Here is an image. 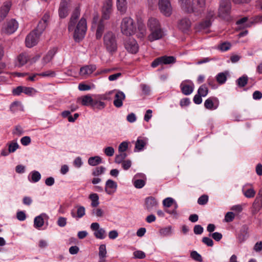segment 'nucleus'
<instances>
[{
  "mask_svg": "<svg viewBox=\"0 0 262 262\" xmlns=\"http://www.w3.org/2000/svg\"><path fill=\"white\" fill-rule=\"evenodd\" d=\"M191 26V22L189 18L185 17L182 18L178 22V27L183 33H187L190 31Z\"/></svg>",
  "mask_w": 262,
  "mask_h": 262,
  "instance_id": "nucleus-14",
  "label": "nucleus"
},
{
  "mask_svg": "<svg viewBox=\"0 0 262 262\" xmlns=\"http://www.w3.org/2000/svg\"><path fill=\"white\" fill-rule=\"evenodd\" d=\"M97 69L95 64H89L84 66L80 68V75L82 77L87 78L92 73H93Z\"/></svg>",
  "mask_w": 262,
  "mask_h": 262,
  "instance_id": "nucleus-18",
  "label": "nucleus"
},
{
  "mask_svg": "<svg viewBox=\"0 0 262 262\" xmlns=\"http://www.w3.org/2000/svg\"><path fill=\"white\" fill-rule=\"evenodd\" d=\"M80 14V7H76L72 13L68 24V30L69 32L74 31V38L77 42H79L83 38L87 30L86 21L84 17L80 19L76 26Z\"/></svg>",
  "mask_w": 262,
  "mask_h": 262,
  "instance_id": "nucleus-1",
  "label": "nucleus"
},
{
  "mask_svg": "<svg viewBox=\"0 0 262 262\" xmlns=\"http://www.w3.org/2000/svg\"><path fill=\"white\" fill-rule=\"evenodd\" d=\"M106 255V246L104 244H102L99 248V257L105 258Z\"/></svg>",
  "mask_w": 262,
  "mask_h": 262,
  "instance_id": "nucleus-51",
  "label": "nucleus"
},
{
  "mask_svg": "<svg viewBox=\"0 0 262 262\" xmlns=\"http://www.w3.org/2000/svg\"><path fill=\"white\" fill-rule=\"evenodd\" d=\"M248 226L247 225H243L237 231L236 237L239 243L244 242L248 238Z\"/></svg>",
  "mask_w": 262,
  "mask_h": 262,
  "instance_id": "nucleus-12",
  "label": "nucleus"
},
{
  "mask_svg": "<svg viewBox=\"0 0 262 262\" xmlns=\"http://www.w3.org/2000/svg\"><path fill=\"white\" fill-rule=\"evenodd\" d=\"M30 59V56L27 53H22L19 55L17 60L19 63V67L25 65Z\"/></svg>",
  "mask_w": 262,
  "mask_h": 262,
  "instance_id": "nucleus-27",
  "label": "nucleus"
},
{
  "mask_svg": "<svg viewBox=\"0 0 262 262\" xmlns=\"http://www.w3.org/2000/svg\"><path fill=\"white\" fill-rule=\"evenodd\" d=\"M104 152L108 157H112L114 155L115 150L113 147L108 146L104 149Z\"/></svg>",
  "mask_w": 262,
  "mask_h": 262,
  "instance_id": "nucleus-58",
  "label": "nucleus"
},
{
  "mask_svg": "<svg viewBox=\"0 0 262 262\" xmlns=\"http://www.w3.org/2000/svg\"><path fill=\"white\" fill-rule=\"evenodd\" d=\"M92 215H95L97 217H102L103 216V211L100 208L93 209L92 210Z\"/></svg>",
  "mask_w": 262,
  "mask_h": 262,
  "instance_id": "nucleus-61",
  "label": "nucleus"
},
{
  "mask_svg": "<svg viewBox=\"0 0 262 262\" xmlns=\"http://www.w3.org/2000/svg\"><path fill=\"white\" fill-rule=\"evenodd\" d=\"M134 185L137 188H142L145 185V181L142 179H138L134 181Z\"/></svg>",
  "mask_w": 262,
  "mask_h": 262,
  "instance_id": "nucleus-53",
  "label": "nucleus"
},
{
  "mask_svg": "<svg viewBox=\"0 0 262 262\" xmlns=\"http://www.w3.org/2000/svg\"><path fill=\"white\" fill-rule=\"evenodd\" d=\"M56 51L54 49L49 51L48 53L42 59V62L43 65L49 62L55 54Z\"/></svg>",
  "mask_w": 262,
  "mask_h": 262,
  "instance_id": "nucleus-35",
  "label": "nucleus"
},
{
  "mask_svg": "<svg viewBox=\"0 0 262 262\" xmlns=\"http://www.w3.org/2000/svg\"><path fill=\"white\" fill-rule=\"evenodd\" d=\"M208 91V89L207 85L204 84L199 87L198 90V94L203 97H205L207 95Z\"/></svg>",
  "mask_w": 262,
  "mask_h": 262,
  "instance_id": "nucleus-47",
  "label": "nucleus"
},
{
  "mask_svg": "<svg viewBox=\"0 0 262 262\" xmlns=\"http://www.w3.org/2000/svg\"><path fill=\"white\" fill-rule=\"evenodd\" d=\"M105 168L103 166L97 167L93 170L92 174L94 176H98L102 174L105 170Z\"/></svg>",
  "mask_w": 262,
  "mask_h": 262,
  "instance_id": "nucleus-54",
  "label": "nucleus"
},
{
  "mask_svg": "<svg viewBox=\"0 0 262 262\" xmlns=\"http://www.w3.org/2000/svg\"><path fill=\"white\" fill-rule=\"evenodd\" d=\"M147 142V139L146 138L141 137H138L135 143V149H137L138 151L143 150Z\"/></svg>",
  "mask_w": 262,
  "mask_h": 262,
  "instance_id": "nucleus-26",
  "label": "nucleus"
},
{
  "mask_svg": "<svg viewBox=\"0 0 262 262\" xmlns=\"http://www.w3.org/2000/svg\"><path fill=\"white\" fill-rule=\"evenodd\" d=\"M140 88L142 90V92L145 95H149L150 92V89L149 86L145 84H141Z\"/></svg>",
  "mask_w": 262,
  "mask_h": 262,
  "instance_id": "nucleus-62",
  "label": "nucleus"
},
{
  "mask_svg": "<svg viewBox=\"0 0 262 262\" xmlns=\"http://www.w3.org/2000/svg\"><path fill=\"white\" fill-rule=\"evenodd\" d=\"M117 184L112 180L109 179L105 183V191L108 194H113L116 190Z\"/></svg>",
  "mask_w": 262,
  "mask_h": 262,
  "instance_id": "nucleus-19",
  "label": "nucleus"
},
{
  "mask_svg": "<svg viewBox=\"0 0 262 262\" xmlns=\"http://www.w3.org/2000/svg\"><path fill=\"white\" fill-rule=\"evenodd\" d=\"M22 108V105L21 102L19 101H14L11 103L10 105V111L13 112H16L18 110H20Z\"/></svg>",
  "mask_w": 262,
  "mask_h": 262,
  "instance_id": "nucleus-46",
  "label": "nucleus"
},
{
  "mask_svg": "<svg viewBox=\"0 0 262 262\" xmlns=\"http://www.w3.org/2000/svg\"><path fill=\"white\" fill-rule=\"evenodd\" d=\"M127 154L125 152H120L119 155L116 156L115 161L116 163L118 164L121 163L124 160V159L126 158Z\"/></svg>",
  "mask_w": 262,
  "mask_h": 262,
  "instance_id": "nucleus-49",
  "label": "nucleus"
},
{
  "mask_svg": "<svg viewBox=\"0 0 262 262\" xmlns=\"http://www.w3.org/2000/svg\"><path fill=\"white\" fill-rule=\"evenodd\" d=\"M190 256L192 259L197 261H202V257L201 255L195 251H193L191 252Z\"/></svg>",
  "mask_w": 262,
  "mask_h": 262,
  "instance_id": "nucleus-52",
  "label": "nucleus"
},
{
  "mask_svg": "<svg viewBox=\"0 0 262 262\" xmlns=\"http://www.w3.org/2000/svg\"><path fill=\"white\" fill-rule=\"evenodd\" d=\"M242 191L244 194V195L247 198H252L255 195V190L252 188L245 189L243 188Z\"/></svg>",
  "mask_w": 262,
  "mask_h": 262,
  "instance_id": "nucleus-45",
  "label": "nucleus"
},
{
  "mask_svg": "<svg viewBox=\"0 0 262 262\" xmlns=\"http://www.w3.org/2000/svg\"><path fill=\"white\" fill-rule=\"evenodd\" d=\"M104 45L106 51L113 55L117 51V43L116 36L112 32H107L103 37Z\"/></svg>",
  "mask_w": 262,
  "mask_h": 262,
  "instance_id": "nucleus-2",
  "label": "nucleus"
},
{
  "mask_svg": "<svg viewBox=\"0 0 262 262\" xmlns=\"http://www.w3.org/2000/svg\"><path fill=\"white\" fill-rule=\"evenodd\" d=\"M105 106V103L104 102L94 100L91 107L94 110H101L104 108Z\"/></svg>",
  "mask_w": 262,
  "mask_h": 262,
  "instance_id": "nucleus-36",
  "label": "nucleus"
},
{
  "mask_svg": "<svg viewBox=\"0 0 262 262\" xmlns=\"http://www.w3.org/2000/svg\"><path fill=\"white\" fill-rule=\"evenodd\" d=\"M39 76L42 77H53L55 76V72L49 70L47 71H46L45 72H42L41 73H39Z\"/></svg>",
  "mask_w": 262,
  "mask_h": 262,
  "instance_id": "nucleus-60",
  "label": "nucleus"
},
{
  "mask_svg": "<svg viewBox=\"0 0 262 262\" xmlns=\"http://www.w3.org/2000/svg\"><path fill=\"white\" fill-rule=\"evenodd\" d=\"M125 49L130 53L136 54L139 50V46L137 41L133 38H127L124 41Z\"/></svg>",
  "mask_w": 262,
  "mask_h": 262,
  "instance_id": "nucleus-6",
  "label": "nucleus"
},
{
  "mask_svg": "<svg viewBox=\"0 0 262 262\" xmlns=\"http://www.w3.org/2000/svg\"><path fill=\"white\" fill-rule=\"evenodd\" d=\"M260 210H262V187L259 189L252 204L251 208L252 215H256Z\"/></svg>",
  "mask_w": 262,
  "mask_h": 262,
  "instance_id": "nucleus-5",
  "label": "nucleus"
},
{
  "mask_svg": "<svg viewBox=\"0 0 262 262\" xmlns=\"http://www.w3.org/2000/svg\"><path fill=\"white\" fill-rule=\"evenodd\" d=\"M214 101H218L215 97H210L206 99L204 102V106L206 109L209 110H216L218 107V104Z\"/></svg>",
  "mask_w": 262,
  "mask_h": 262,
  "instance_id": "nucleus-23",
  "label": "nucleus"
},
{
  "mask_svg": "<svg viewBox=\"0 0 262 262\" xmlns=\"http://www.w3.org/2000/svg\"><path fill=\"white\" fill-rule=\"evenodd\" d=\"M208 201V196L204 194L201 196L198 200V203L201 205H204L207 204Z\"/></svg>",
  "mask_w": 262,
  "mask_h": 262,
  "instance_id": "nucleus-55",
  "label": "nucleus"
},
{
  "mask_svg": "<svg viewBox=\"0 0 262 262\" xmlns=\"http://www.w3.org/2000/svg\"><path fill=\"white\" fill-rule=\"evenodd\" d=\"M247 20V17H244L236 21V24L237 25H243L244 27H250L251 24H252L253 22L248 23Z\"/></svg>",
  "mask_w": 262,
  "mask_h": 262,
  "instance_id": "nucleus-50",
  "label": "nucleus"
},
{
  "mask_svg": "<svg viewBox=\"0 0 262 262\" xmlns=\"http://www.w3.org/2000/svg\"><path fill=\"white\" fill-rule=\"evenodd\" d=\"M148 27L150 31L161 27L159 21L155 18H150L149 19Z\"/></svg>",
  "mask_w": 262,
  "mask_h": 262,
  "instance_id": "nucleus-33",
  "label": "nucleus"
},
{
  "mask_svg": "<svg viewBox=\"0 0 262 262\" xmlns=\"http://www.w3.org/2000/svg\"><path fill=\"white\" fill-rule=\"evenodd\" d=\"M30 174L31 175V180H30L29 177H28V179L30 181L33 183L38 182L41 179V174L37 171H33Z\"/></svg>",
  "mask_w": 262,
  "mask_h": 262,
  "instance_id": "nucleus-44",
  "label": "nucleus"
},
{
  "mask_svg": "<svg viewBox=\"0 0 262 262\" xmlns=\"http://www.w3.org/2000/svg\"><path fill=\"white\" fill-rule=\"evenodd\" d=\"M112 7V0H106L102 8V16L100 20L104 21L110 19L113 11Z\"/></svg>",
  "mask_w": 262,
  "mask_h": 262,
  "instance_id": "nucleus-8",
  "label": "nucleus"
},
{
  "mask_svg": "<svg viewBox=\"0 0 262 262\" xmlns=\"http://www.w3.org/2000/svg\"><path fill=\"white\" fill-rule=\"evenodd\" d=\"M151 33L148 36L149 40L153 41L161 39L164 36V33L161 27L151 30Z\"/></svg>",
  "mask_w": 262,
  "mask_h": 262,
  "instance_id": "nucleus-20",
  "label": "nucleus"
},
{
  "mask_svg": "<svg viewBox=\"0 0 262 262\" xmlns=\"http://www.w3.org/2000/svg\"><path fill=\"white\" fill-rule=\"evenodd\" d=\"M126 0H117V7L118 11L124 13L126 10Z\"/></svg>",
  "mask_w": 262,
  "mask_h": 262,
  "instance_id": "nucleus-34",
  "label": "nucleus"
},
{
  "mask_svg": "<svg viewBox=\"0 0 262 262\" xmlns=\"http://www.w3.org/2000/svg\"><path fill=\"white\" fill-rule=\"evenodd\" d=\"M11 7V3L10 2H6L4 4V5L0 9V21L4 20V19L7 15L10 8Z\"/></svg>",
  "mask_w": 262,
  "mask_h": 262,
  "instance_id": "nucleus-24",
  "label": "nucleus"
},
{
  "mask_svg": "<svg viewBox=\"0 0 262 262\" xmlns=\"http://www.w3.org/2000/svg\"><path fill=\"white\" fill-rule=\"evenodd\" d=\"M206 8L205 0H192V13L195 16L201 15Z\"/></svg>",
  "mask_w": 262,
  "mask_h": 262,
  "instance_id": "nucleus-4",
  "label": "nucleus"
},
{
  "mask_svg": "<svg viewBox=\"0 0 262 262\" xmlns=\"http://www.w3.org/2000/svg\"><path fill=\"white\" fill-rule=\"evenodd\" d=\"M89 198L92 201L91 206L93 207H96L99 205V196L97 193H92Z\"/></svg>",
  "mask_w": 262,
  "mask_h": 262,
  "instance_id": "nucleus-40",
  "label": "nucleus"
},
{
  "mask_svg": "<svg viewBox=\"0 0 262 262\" xmlns=\"http://www.w3.org/2000/svg\"><path fill=\"white\" fill-rule=\"evenodd\" d=\"M105 23L104 21L100 20L99 22L98 27L96 31V38L99 39L101 38L104 30Z\"/></svg>",
  "mask_w": 262,
  "mask_h": 262,
  "instance_id": "nucleus-32",
  "label": "nucleus"
},
{
  "mask_svg": "<svg viewBox=\"0 0 262 262\" xmlns=\"http://www.w3.org/2000/svg\"><path fill=\"white\" fill-rule=\"evenodd\" d=\"M47 215L45 213H42L40 215L35 217L34 220V226L36 228L41 227L44 224L43 217Z\"/></svg>",
  "mask_w": 262,
  "mask_h": 262,
  "instance_id": "nucleus-28",
  "label": "nucleus"
},
{
  "mask_svg": "<svg viewBox=\"0 0 262 262\" xmlns=\"http://www.w3.org/2000/svg\"><path fill=\"white\" fill-rule=\"evenodd\" d=\"M202 242L207 246L212 247L213 246V241L208 237H204L202 238Z\"/></svg>",
  "mask_w": 262,
  "mask_h": 262,
  "instance_id": "nucleus-59",
  "label": "nucleus"
},
{
  "mask_svg": "<svg viewBox=\"0 0 262 262\" xmlns=\"http://www.w3.org/2000/svg\"><path fill=\"white\" fill-rule=\"evenodd\" d=\"M47 23L45 22V21H40L38 23V24L37 25V27L35 30L34 31H36V32L38 34H39L40 35L41 33L43 32V31L45 30L47 26Z\"/></svg>",
  "mask_w": 262,
  "mask_h": 262,
  "instance_id": "nucleus-43",
  "label": "nucleus"
},
{
  "mask_svg": "<svg viewBox=\"0 0 262 262\" xmlns=\"http://www.w3.org/2000/svg\"><path fill=\"white\" fill-rule=\"evenodd\" d=\"M231 47V44L228 42H224L220 45L219 49L222 51H227L229 50Z\"/></svg>",
  "mask_w": 262,
  "mask_h": 262,
  "instance_id": "nucleus-56",
  "label": "nucleus"
},
{
  "mask_svg": "<svg viewBox=\"0 0 262 262\" xmlns=\"http://www.w3.org/2000/svg\"><path fill=\"white\" fill-rule=\"evenodd\" d=\"M248 77L247 75H243L238 78L236 81V84L239 88L244 87L248 83Z\"/></svg>",
  "mask_w": 262,
  "mask_h": 262,
  "instance_id": "nucleus-39",
  "label": "nucleus"
},
{
  "mask_svg": "<svg viewBox=\"0 0 262 262\" xmlns=\"http://www.w3.org/2000/svg\"><path fill=\"white\" fill-rule=\"evenodd\" d=\"M18 27V23L14 19H12L7 23L3 28V31L7 34H11L15 32Z\"/></svg>",
  "mask_w": 262,
  "mask_h": 262,
  "instance_id": "nucleus-15",
  "label": "nucleus"
},
{
  "mask_svg": "<svg viewBox=\"0 0 262 262\" xmlns=\"http://www.w3.org/2000/svg\"><path fill=\"white\" fill-rule=\"evenodd\" d=\"M204 231L203 228L200 225H196L193 228V232L195 234H201Z\"/></svg>",
  "mask_w": 262,
  "mask_h": 262,
  "instance_id": "nucleus-64",
  "label": "nucleus"
},
{
  "mask_svg": "<svg viewBox=\"0 0 262 262\" xmlns=\"http://www.w3.org/2000/svg\"><path fill=\"white\" fill-rule=\"evenodd\" d=\"M231 10V3L229 0H222L219 9V16L225 18L229 15Z\"/></svg>",
  "mask_w": 262,
  "mask_h": 262,
  "instance_id": "nucleus-7",
  "label": "nucleus"
},
{
  "mask_svg": "<svg viewBox=\"0 0 262 262\" xmlns=\"http://www.w3.org/2000/svg\"><path fill=\"white\" fill-rule=\"evenodd\" d=\"M228 73L227 71L218 73L215 76L217 82L221 85L224 84L227 81Z\"/></svg>",
  "mask_w": 262,
  "mask_h": 262,
  "instance_id": "nucleus-29",
  "label": "nucleus"
},
{
  "mask_svg": "<svg viewBox=\"0 0 262 262\" xmlns=\"http://www.w3.org/2000/svg\"><path fill=\"white\" fill-rule=\"evenodd\" d=\"M182 92L185 95L191 94L193 91V86L188 84H184L183 82L180 85Z\"/></svg>",
  "mask_w": 262,
  "mask_h": 262,
  "instance_id": "nucleus-30",
  "label": "nucleus"
},
{
  "mask_svg": "<svg viewBox=\"0 0 262 262\" xmlns=\"http://www.w3.org/2000/svg\"><path fill=\"white\" fill-rule=\"evenodd\" d=\"M128 148V142H122L119 146L118 151L119 152H124Z\"/></svg>",
  "mask_w": 262,
  "mask_h": 262,
  "instance_id": "nucleus-57",
  "label": "nucleus"
},
{
  "mask_svg": "<svg viewBox=\"0 0 262 262\" xmlns=\"http://www.w3.org/2000/svg\"><path fill=\"white\" fill-rule=\"evenodd\" d=\"M120 28L122 33L126 36L133 35L136 30L133 19L129 17H125L122 20Z\"/></svg>",
  "mask_w": 262,
  "mask_h": 262,
  "instance_id": "nucleus-3",
  "label": "nucleus"
},
{
  "mask_svg": "<svg viewBox=\"0 0 262 262\" xmlns=\"http://www.w3.org/2000/svg\"><path fill=\"white\" fill-rule=\"evenodd\" d=\"M159 9L162 13L166 16H169L172 13V7L170 0H159Z\"/></svg>",
  "mask_w": 262,
  "mask_h": 262,
  "instance_id": "nucleus-9",
  "label": "nucleus"
},
{
  "mask_svg": "<svg viewBox=\"0 0 262 262\" xmlns=\"http://www.w3.org/2000/svg\"><path fill=\"white\" fill-rule=\"evenodd\" d=\"M235 214L232 212H228L225 216V220L227 222H231L234 219Z\"/></svg>",
  "mask_w": 262,
  "mask_h": 262,
  "instance_id": "nucleus-63",
  "label": "nucleus"
},
{
  "mask_svg": "<svg viewBox=\"0 0 262 262\" xmlns=\"http://www.w3.org/2000/svg\"><path fill=\"white\" fill-rule=\"evenodd\" d=\"M113 91L116 92L113 104L116 107L120 108L123 105V101L125 99V95L119 90H114Z\"/></svg>",
  "mask_w": 262,
  "mask_h": 262,
  "instance_id": "nucleus-17",
  "label": "nucleus"
},
{
  "mask_svg": "<svg viewBox=\"0 0 262 262\" xmlns=\"http://www.w3.org/2000/svg\"><path fill=\"white\" fill-rule=\"evenodd\" d=\"M90 228L94 232V235L96 238L102 239L105 238L106 233L104 229L100 228V225L98 223H93L91 224Z\"/></svg>",
  "mask_w": 262,
  "mask_h": 262,
  "instance_id": "nucleus-13",
  "label": "nucleus"
},
{
  "mask_svg": "<svg viewBox=\"0 0 262 262\" xmlns=\"http://www.w3.org/2000/svg\"><path fill=\"white\" fill-rule=\"evenodd\" d=\"M85 208L83 206H78L77 210V215H75L73 211L71 212V215L73 217L81 218L85 215Z\"/></svg>",
  "mask_w": 262,
  "mask_h": 262,
  "instance_id": "nucleus-38",
  "label": "nucleus"
},
{
  "mask_svg": "<svg viewBox=\"0 0 262 262\" xmlns=\"http://www.w3.org/2000/svg\"><path fill=\"white\" fill-rule=\"evenodd\" d=\"M94 99L90 95H86L78 97L77 100L78 103H81L83 106H91L92 105Z\"/></svg>",
  "mask_w": 262,
  "mask_h": 262,
  "instance_id": "nucleus-21",
  "label": "nucleus"
},
{
  "mask_svg": "<svg viewBox=\"0 0 262 262\" xmlns=\"http://www.w3.org/2000/svg\"><path fill=\"white\" fill-rule=\"evenodd\" d=\"M174 203V200L171 198H167L163 201V205L164 207L166 208L165 209V211L170 214H177L176 209L178 207L177 204H174V207L172 209H168L167 208L170 207Z\"/></svg>",
  "mask_w": 262,
  "mask_h": 262,
  "instance_id": "nucleus-16",
  "label": "nucleus"
},
{
  "mask_svg": "<svg viewBox=\"0 0 262 262\" xmlns=\"http://www.w3.org/2000/svg\"><path fill=\"white\" fill-rule=\"evenodd\" d=\"M70 0H61L58 9L60 18H64L68 15L70 7Z\"/></svg>",
  "mask_w": 262,
  "mask_h": 262,
  "instance_id": "nucleus-10",
  "label": "nucleus"
},
{
  "mask_svg": "<svg viewBox=\"0 0 262 262\" xmlns=\"http://www.w3.org/2000/svg\"><path fill=\"white\" fill-rule=\"evenodd\" d=\"M182 10L187 13H192L191 0H178Z\"/></svg>",
  "mask_w": 262,
  "mask_h": 262,
  "instance_id": "nucleus-22",
  "label": "nucleus"
},
{
  "mask_svg": "<svg viewBox=\"0 0 262 262\" xmlns=\"http://www.w3.org/2000/svg\"><path fill=\"white\" fill-rule=\"evenodd\" d=\"M40 36L36 31L31 32L26 38V46L28 48H32L35 46L38 41Z\"/></svg>",
  "mask_w": 262,
  "mask_h": 262,
  "instance_id": "nucleus-11",
  "label": "nucleus"
},
{
  "mask_svg": "<svg viewBox=\"0 0 262 262\" xmlns=\"http://www.w3.org/2000/svg\"><path fill=\"white\" fill-rule=\"evenodd\" d=\"M102 163V159L99 156L91 157L88 160V163L91 166H96Z\"/></svg>",
  "mask_w": 262,
  "mask_h": 262,
  "instance_id": "nucleus-37",
  "label": "nucleus"
},
{
  "mask_svg": "<svg viewBox=\"0 0 262 262\" xmlns=\"http://www.w3.org/2000/svg\"><path fill=\"white\" fill-rule=\"evenodd\" d=\"M211 25V21L209 19H205L200 23L196 27L197 31H201L209 28Z\"/></svg>",
  "mask_w": 262,
  "mask_h": 262,
  "instance_id": "nucleus-31",
  "label": "nucleus"
},
{
  "mask_svg": "<svg viewBox=\"0 0 262 262\" xmlns=\"http://www.w3.org/2000/svg\"><path fill=\"white\" fill-rule=\"evenodd\" d=\"M8 150L10 153L14 152L18 148L19 146L16 142L12 141L8 144Z\"/></svg>",
  "mask_w": 262,
  "mask_h": 262,
  "instance_id": "nucleus-48",
  "label": "nucleus"
},
{
  "mask_svg": "<svg viewBox=\"0 0 262 262\" xmlns=\"http://www.w3.org/2000/svg\"><path fill=\"white\" fill-rule=\"evenodd\" d=\"M160 234L163 236H170L172 234V227L170 226L163 228L159 231Z\"/></svg>",
  "mask_w": 262,
  "mask_h": 262,
  "instance_id": "nucleus-41",
  "label": "nucleus"
},
{
  "mask_svg": "<svg viewBox=\"0 0 262 262\" xmlns=\"http://www.w3.org/2000/svg\"><path fill=\"white\" fill-rule=\"evenodd\" d=\"M161 57L162 58V64H168L171 63H174L176 61V59L173 56H162Z\"/></svg>",
  "mask_w": 262,
  "mask_h": 262,
  "instance_id": "nucleus-42",
  "label": "nucleus"
},
{
  "mask_svg": "<svg viewBox=\"0 0 262 262\" xmlns=\"http://www.w3.org/2000/svg\"><path fill=\"white\" fill-rule=\"evenodd\" d=\"M157 204V200L152 196L148 197L145 200L146 208L149 211H150Z\"/></svg>",
  "mask_w": 262,
  "mask_h": 262,
  "instance_id": "nucleus-25",
  "label": "nucleus"
}]
</instances>
